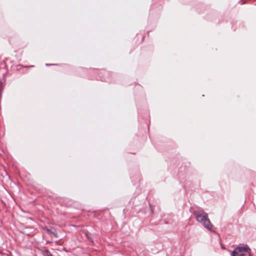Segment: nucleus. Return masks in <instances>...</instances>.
<instances>
[{
  "label": "nucleus",
  "instance_id": "nucleus-5",
  "mask_svg": "<svg viewBox=\"0 0 256 256\" xmlns=\"http://www.w3.org/2000/svg\"><path fill=\"white\" fill-rule=\"evenodd\" d=\"M46 230L50 234H52V232H54V230H52L50 229H46Z\"/></svg>",
  "mask_w": 256,
  "mask_h": 256
},
{
  "label": "nucleus",
  "instance_id": "nucleus-1",
  "mask_svg": "<svg viewBox=\"0 0 256 256\" xmlns=\"http://www.w3.org/2000/svg\"><path fill=\"white\" fill-rule=\"evenodd\" d=\"M194 214L198 222H200L206 228L212 230V224L210 223L208 214L204 210H195Z\"/></svg>",
  "mask_w": 256,
  "mask_h": 256
},
{
  "label": "nucleus",
  "instance_id": "nucleus-3",
  "mask_svg": "<svg viewBox=\"0 0 256 256\" xmlns=\"http://www.w3.org/2000/svg\"><path fill=\"white\" fill-rule=\"evenodd\" d=\"M52 234L56 238H58V235L56 230H54V232H52Z\"/></svg>",
  "mask_w": 256,
  "mask_h": 256
},
{
  "label": "nucleus",
  "instance_id": "nucleus-2",
  "mask_svg": "<svg viewBox=\"0 0 256 256\" xmlns=\"http://www.w3.org/2000/svg\"><path fill=\"white\" fill-rule=\"evenodd\" d=\"M248 248L244 246H239L234 250L232 256H244V252H247Z\"/></svg>",
  "mask_w": 256,
  "mask_h": 256
},
{
  "label": "nucleus",
  "instance_id": "nucleus-6",
  "mask_svg": "<svg viewBox=\"0 0 256 256\" xmlns=\"http://www.w3.org/2000/svg\"><path fill=\"white\" fill-rule=\"evenodd\" d=\"M46 66H50V64H46Z\"/></svg>",
  "mask_w": 256,
  "mask_h": 256
},
{
  "label": "nucleus",
  "instance_id": "nucleus-4",
  "mask_svg": "<svg viewBox=\"0 0 256 256\" xmlns=\"http://www.w3.org/2000/svg\"><path fill=\"white\" fill-rule=\"evenodd\" d=\"M46 256H52V254H50V252L49 251H48V250L46 251Z\"/></svg>",
  "mask_w": 256,
  "mask_h": 256
}]
</instances>
